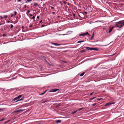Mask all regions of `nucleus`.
Wrapping results in <instances>:
<instances>
[{
  "label": "nucleus",
  "mask_w": 124,
  "mask_h": 124,
  "mask_svg": "<svg viewBox=\"0 0 124 124\" xmlns=\"http://www.w3.org/2000/svg\"><path fill=\"white\" fill-rule=\"evenodd\" d=\"M116 26L119 28H121L124 25V20L120 21L115 23Z\"/></svg>",
  "instance_id": "1"
},
{
  "label": "nucleus",
  "mask_w": 124,
  "mask_h": 124,
  "mask_svg": "<svg viewBox=\"0 0 124 124\" xmlns=\"http://www.w3.org/2000/svg\"><path fill=\"white\" fill-rule=\"evenodd\" d=\"M86 48L87 50H95L97 51L98 50V49L96 48H92L89 47H86Z\"/></svg>",
  "instance_id": "2"
},
{
  "label": "nucleus",
  "mask_w": 124,
  "mask_h": 124,
  "mask_svg": "<svg viewBox=\"0 0 124 124\" xmlns=\"http://www.w3.org/2000/svg\"><path fill=\"white\" fill-rule=\"evenodd\" d=\"M58 90L56 89H52L50 91V92H55Z\"/></svg>",
  "instance_id": "3"
},
{
  "label": "nucleus",
  "mask_w": 124,
  "mask_h": 124,
  "mask_svg": "<svg viewBox=\"0 0 124 124\" xmlns=\"http://www.w3.org/2000/svg\"><path fill=\"white\" fill-rule=\"evenodd\" d=\"M115 103V102H113L112 103H106L105 105V106H108L109 105H111L112 104H114Z\"/></svg>",
  "instance_id": "4"
},
{
  "label": "nucleus",
  "mask_w": 124,
  "mask_h": 124,
  "mask_svg": "<svg viewBox=\"0 0 124 124\" xmlns=\"http://www.w3.org/2000/svg\"><path fill=\"white\" fill-rule=\"evenodd\" d=\"M51 43L52 44L54 45L55 46H59L61 45V44H58L56 43L53 42H52Z\"/></svg>",
  "instance_id": "5"
},
{
  "label": "nucleus",
  "mask_w": 124,
  "mask_h": 124,
  "mask_svg": "<svg viewBox=\"0 0 124 124\" xmlns=\"http://www.w3.org/2000/svg\"><path fill=\"white\" fill-rule=\"evenodd\" d=\"M23 111V110H21V109H19L17 110H16L14 111V112L15 113H16L18 112H19L22 111Z\"/></svg>",
  "instance_id": "6"
},
{
  "label": "nucleus",
  "mask_w": 124,
  "mask_h": 124,
  "mask_svg": "<svg viewBox=\"0 0 124 124\" xmlns=\"http://www.w3.org/2000/svg\"><path fill=\"white\" fill-rule=\"evenodd\" d=\"M57 123H60L61 122V120H58L56 121Z\"/></svg>",
  "instance_id": "7"
},
{
  "label": "nucleus",
  "mask_w": 124,
  "mask_h": 124,
  "mask_svg": "<svg viewBox=\"0 0 124 124\" xmlns=\"http://www.w3.org/2000/svg\"><path fill=\"white\" fill-rule=\"evenodd\" d=\"M113 28V27H112L111 28L110 30H109L108 31L109 33H110L111 31H112Z\"/></svg>",
  "instance_id": "8"
},
{
  "label": "nucleus",
  "mask_w": 124,
  "mask_h": 124,
  "mask_svg": "<svg viewBox=\"0 0 124 124\" xmlns=\"http://www.w3.org/2000/svg\"><path fill=\"white\" fill-rule=\"evenodd\" d=\"M22 96V95H20L19 96H18L17 97V98L18 99H19Z\"/></svg>",
  "instance_id": "9"
},
{
  "label": "nucleus",
  "mask_w": 124,
  "mask_h": 124,
  "mask_svg": "<svg viewBox=\"0 0 124 124\" xmlns=\"http://www.w3.org/2000/svg\"><path fill=\"white\" fill-rule=\"evenodd\" d=\"M84 41H79L77 42V43H82V42H84Z\"/></svg>",
  "instance_id": "10"
},
{
  "label": "nucleus",
  "mask_w": 124,
  "mask_h": 124,
  "mask_svg": "<svg viewBox=\"0 0 124 124\" xmlns=\"http://www.w3.org/2000/svg\"><path fill=\"white\" fill-rule=\"evenodd\" d=\"M47 90L45 91L43 93H41L39 94L40 95H43L46 91Z\"/></svg>",
  "instance_id": "11"
},
{
  "label": "nucleus",
  "mask_w": 124,
  "mask_h": 124,
  "mask_svg": "<svg viewBox=\"0 0 124 124\" xmlns=\"http://www.w3.org/2000/svg\"><path fill=\"white\" fill-rule=\"evenodd\" d=\"M23 100V98H22L21 99L17 100L16 101V102H17L18 101H21V100Z\"/></svg>",
  "instance_id": "12"
},
{
  "label": "nucleus",
  "mask_w": 124,
  "mask_h": 124,
  "mask_svg": "<svg viewBox=\"0 0 124 124\" xmlns=\"http://www.w3.org/2000/svg\"><path fill=\"white\" fill-rule=\"evenodd\" d=\"M85 50H82L80 51V52L82 53L85 52Z\"/></svg>",
  "instance_id": "13"
},
{
  "label": "nucleus",
  "mask_w": 124,
  "mask_h": 124,
  "mask_svg": "<svg viewBox=\"0 0 124 124\" xmlns=\"http://www.w3.org/2000/svg\"><path fill=\"white\" fill-rule=\"evenodd\" d=\"M49 101H48V100H46V101H44L42 103H44L46 102H48Z\"/></svg>",
  "instance_id": "14"
},
{
  "label": "nucleus",
  "mask_w": 124,
  "mask_h": 124,
  "mask_svg": "<svg viewBox=\"0 0 124 124\" xmlns=\"http://www.w3.org/2000/svg\"><path fill=\"white\" fill-rule=\"evenodd\" d=\"M84 108H80L79 109H78L77 110H78V111H80V110H81L83 109Z\"/></svg>",
  "instance_id": "15"
},
{
  "label": "nucleus",
  "mask_w": 124,
  "mask_h": 124,
  "mask_svg": "<svg viewBox=\"0 0 124 124\" xmlns=\"http://www.w3.org/2000/svg\"><path fill=\"white\" fill-rule=\"evenodd\" d=\"M78 110H75L74 111V112H72V114H73L75 113H76V112H77V111Z\"/></svg>",
  "instance_id": "16"
},
{
  "label": "nucleus",
  "mask_w": 124,
  "mask_h": 124,
  "mask_svg": "<svg viewBox=\"0 0 124 124\" xmlns=\"http://www.w3.org/2000/svg\"><path fill=\"white\" fill-rule=\"evenodd\" d=\"M85 35V33L81 34L79 35V36H83Z\"/></svg>",
  "instance_id": "17"
},
{
  "label": "nucleus",
  "mask_w": 124,
  "mask_h": 124,
  "mask_svg": "<svg viewBox=\"0 0 124 124\" xmlns=\"http://www.w3.org/2000/svg\"><path fill=\"white\" fill-rule=\"evenodd\" d=\"M85 73L84 72H83L82 73L80 74V76H83V75Z\"/></svg>",
  "instance_id": "18"
},
{
  "label": "nucleus",
  "mask_w": 124,
  "mask_h": 124,
  "mask_svg": "<svg viewBox=\"0 0 124 124\" xmlns=\"http://www.w3.org/2000/svg\"><path fill=\"white\" fill-rule=\"evenodd\" d=\"M94 34V32H93V36L90 39V40H92L93 39Z\"/></svg>",
  "instance_id": "19"
},
{
  "label": "nucleus",
  "mask_w": 124,
  "mask_h": 124,
  "mask_svg": "<svg viewBox=\"0 0 124 124\" xmlns=\"http://www.w3.org/2000/svg\"><path fill=\"white\" fill-rule=\"evenodd\" d=\"M85 35H86L87 34H88V35H89V34L88 32H87L86 33H85Z\"/></svg>",
  "instance_id": "20"
},
{
  "label": "nucleus",
  "mask_w": 124,
  "mask_h": 124,
  "mask_svg": "<svg viewBox=\"0 0 124 124\" xmlns=\"http://www.w3.org/2000/svg\"><path fill=\"white\" fill-rule=\"evenodd\" d=\"M17 99H17V97H16V98H14V100H14V101H15V100H17Z\"/></svg>",
  "instance_id": "21"
},
{
  "label": "nucleus",
  "mask_w": 124,
  "mask_h": 124,
  "mask_svg": "<svg viewBox=\"0 0 124 124\" xmlns=\"http://www.w3.org/2000/svg\"><path fill=\"white\" fill-rule=\"evenodd\" d=\"M4 118H3L0 120V122L1 121L5 120Z\"/></svg>",
  "instance_id": "22"
},
{
  "label": "nucleus",
  "mask_w": 124,
  "mask_h": 124,
  "mask_svg": "<svg viewBox=\"0 0 124 124\" xmlns=\"http://www.w3.org/2000/svg\"><path fill=\"white\" fill-rule=\"evenodd\" d=\"M14 12V15L15 16L17 14V12L16 11H15Z\"/></svg>",
  "instance_id": "23"
},
{
  "label": "nucleus",
  "mask_w": 124,
  "mask_h": 124,
  "mask_svg": "<svg viewBox=\"0 0 124 124\" xmlns=\"http://www.w3.org/2000/svg\"><path fill=\"white\" fill-rule=\"evenodd\" d=\"M7 15H5L4 16V17L6 18H7Z\"/></svg>",
  "instance_id": "24"
},
{
  "label": "nucleus",
  "mask_w": 124,
  "mask_h": 124,
  "mask_svg": "<svg viewBox=\"0 0 124 124\" xmlns=\"http://www.w3.org/2000/svg\"><path fill=\"white\" fill-rule=\"evenodd\" d=\"M13 27V25L12 24H11L10 25V28H12Z\"/></svg>",
  "instance_id": "25"
},
{
  "label": "nucleus",
  "mask_w": 124,
  "mask_h": 124,
  "mask_svg": "<svg viewBox=\"0 0 124 124\" xmlns=\"http://www.w3.org/2000/svg\"><path fill=\"white\" fill-rule=\"evenodd\" d=\"M95 98V97L92 98H91L90 100H93V99H94Z\"/></svg>",
  "instance_id": "26"
},
{
  "label": "nucleus",
  "mask_w": 124,
  "mask_h": 124,
  "mask_svg": "<svg viewBox=\"0 0 124 124\" xmlns=\"http://www.w3.org/2000/svg\"><path fill=\"white\" fill-rule=\"evenodd\" d=\"M96 104V103H94L92 105V106H95Z\"/></svg>",
  "instance_id": "27"
},
{
  "label": "nucleus",
  "mask_w": 124,
  "mask_h": 124,
  "mask_svg": "<svg viewBox=\"0 0 124 124\" xmlns=\"http://www.w3.org/2000/svg\"><path fill=\"white\" fill-rule=\"evenodd\" d=\"M32 0H27L26 1V2H30V1H31Z\"/></svg>",
  "instance_id": "28"
},
{
  "label": "nucleus",
  "mask_w": 124,
  "mask_h": 124,
  "mask_svg": "<svg viewBox=\"0 0 124 124\" xmlns=\"http://www.w3.org/2000/svg\"><path fill=\"white\" fill-rule=\"evenodd\" d=\"M3 37H5L6 36V35L5 34H3Z\"/></svg>",
  "instance_id": "29"
},
{
  "label": "nucleus",
  "mask_w": 124,
  "mask_h": 124,
  "mask_svg": "<svg viewBox=\"0 0 124 124\" xmlns=\"http://www.w3.org/2000/svg\"><path fill=\"white\" fill-rule=\"evenodd\" d=\"M35 18V17L34 16H33L32 17V19H34Z\"/></svg>",
  "instance_id": "30"
},
{
  "label": "nucleus",
  "mask_w": 124,
  "mask_h": 124,
  "mask_svg": "<svg viewBox=\"0 0 124 124\" xmlns=\"http://www.w3.org/2000/svg\"><path fill=\"white\" fill-rule=\"evenodd\" d=\"M0 18H1V19H3V17L2 16H0Z\"/></svg>",
  "instance_id": "31"
},
{
  "label": "nucleus",
  "mask_w": 124,
  "mask_h": 124,
  "mask_svg": "<svg viewBox=\"0 0 124 124\" xmlns=\"http://www.w3.org/2000/svg\"><path fill=\"white\" fill-rule=\"evenodd\" d=\"M50 7L51 8V9H53L54 8L52 7L51 6Z\"/></svg>",
  "instance_id": "32"
},
{
  "label": "nucleus",
  "mask_w": 124,
  "mask_h": 124,
  "mask_svg": "<svg viewBox=\"0 0 124 124\" xmlns=\"http://www.w3.org/2000/svg\"><path fill=\"white\" fill-rule=\"evenodd\" d=\"M60 106V104H58V105H57V106H56V107H58L59 106Z\"/></svg>",
  "instance_id": "33"
},
{
  "label": "nucleus",
  "mask_w": 124,
  "mask_h": 124,
  "mask_svg": "<svg viewBox=\"0 0 124 124\" xmlns=\"http://www.w3.org/2000/svg\"><path fill=\"white\" fill-rule=\"evenodd\" d=\"M24 8H26V5H25L24 6Z\"/></svg>",
  "instance_id": "34"
},
{
  "label": "nucleus",
  "mask_w": 124,
  "mask_h": 124,
  "mask_svg": "<svg viewBox=\"0 0 124 124\" xmlns=\"http://www.w3.org/2000/svg\"><path fill=\"white\" fill-rule=\"evenodd\" d=\"M42 58H43L44 59H45V57L44 56H42Z\"/></svg>",
  "instance_id": "35"
},
{
  "label": "nucleus",
  "mask_w": 124,
  "mask_h": 124,
  "mask_svg": "<svg viewBox=\"0 0 124 124\" xmlns=\"http://www.w3.org/2000/svg\"><path fill=\"white\" fill-rule=\"evenodd\" d=\"M13 16H14L13 14H12V15H11V17H13Z\"/></svg>",
  "instance_id": "36"
},
{
  "label": "nucleus",
  "mask_w": 124,
  "mask_h": 124,
  "mask_svg": "<svg viewBox=\"0 0 124 124\" xmlns=\"http://www.w3.org/2000/svg\"><path fill=\"white\" fill-rule=\"evenodd\" d=\"M33 26V25H30V27H32Z\"/></svg>",
  "instance_id": "37"
},
{
  "label": "nucleus",
  "mask_w": 124,
  "mask_h": 124,
  "mask_svg": "<svg viewBox=\"0 0 124 124\" xmlns=\"http://www.w3.org/2000/svg\"><path fill=\"white\" fill-rule=\"evenodd\" d=\"M37 18L38 19H39V16H37Z\"/></svg>",
  "instance_id": "38"
},
{
  "label": "nucleus",
  "mask_w": 124,
  "mask_h": 124,
  "mask_svg": "<svg viewBox=\"0 0 124 124\" xmlns=\"http://www.w3.org/2000/svg\"><path fill=\"white\" fill-rule=\"evenodd\" d=\"M42 22V20H41L39 22V23H41Z\"/></svg>",
  "instance_id": "39"
},
{
  "label": "nucleus",
  "mask_w": 124,
  "mask_h": 124,
  "mask_svg": "<svg viewBox=\"0 0 124 124\" xmlns=\"http://www.w3.org/2000/svg\"><path fill=\"white\" fill-rule=\"evenodd\" d=\"M93 93H91L90 94V95H92L93 94Z\"/></svg>",
  "instance_id": "40"
},
{
  "label": "nucleus",
  "mask_w": 124,
  "mask_h": 124,
  "mask_svg": "<svg viewBox=\"0 0 124 124\" xmlns=\"http://www.w3.org/2000/svg\"><path fill=\"white\" fill-rule=\"evenodd\" d=\"M21 0H18L17 1L19 2H21Z\"/></svg>",
  "instance_id": "41"
},
{
  "label": "nucleus",
  "mask_w": 124,
  "mask_h": 124,
  "mask_svg": "<svg viewBox=\"0 0 124 124\" xmlns=\"http://www.w3.org/2000/svg\"><path fill=\"white\" fill-rule=\"evenodd\" d=\"M73 16L74 17L75 16V14H73Z\"/></svg>",
  "instance_id": "42"
},
{
  "label": "nucleus",
  "mask_w": 124,
  "mask_h": 124,
  "mask_svg": "<svg viewBox=\"0 0 124 124\" xmlns=\"http://www.w3.org/2000/svg\"><path fill=\"white\" fill-rule=\"evenodd\" d=\"M7 22L8 23H9L10 22V21H9V20H8V21Z\"/></svg>",
  "instance_id": "43"
},
{
  "label": "nucleus",
  "mask_w": 124,
  "mask_h": 124,
  "mask_svg": "<svg viewBox=\"0 0 124 124\" xmlns=\"http://www.w3.org/2000/svg\"><path fill=\"white\" fill-rule=\"evenodd\" d=\"M27 12L28 13H29L30 12V11L29 10H28V11H27Z\"/></svg>",
  "instance_id": "44"
},
{
  "label": "nucleus",
  "mask_w": 124,
  "mask_h": 124,
  "mask_svg": "<svg viewBox=\"0 0 124 124\" xmlns=\"http://www.w3.org/2000/svg\"><path fill=\"white\" fill-rule=\"evenodd\" d=\"M55 13V12H52V14H54Z\"/></svg>",
  "instance_id": "45"
},
{
  "label": "nucleus",
  "mask_w": 124,
  "mask_h": 124,
  "mask_svg": "<svg viewBox=\"0 0 124 124\" xmlns=\"http://www.w3.org/2000/svg\"><path fill=\"white\" fill-rule=\"evenodd\" d=\"M22 29H23L24 28V26H22Z\"/></svg>",
  "instance_id": "46"
},
{
  "label": "nucleus",
  "mask_w": 124,
  "mask_h": 124,
  "mask_svg": "<svg viewBox=\"0 0 124 124\" xmlns=\"http://www.w3.org/2000/svg\"><path fill=\"white\" fill-rule=\"evenodd\" d=\"M67 4L68 5H70V4L69 3H68Z\"/></svg>",
  "instance_id": "47"
},
{
  "label": "nucleus",
  "mask_w": 124,
  "mask_h": 124,
  "mask_svg": "<svg viewBox=\"0 0 124 124\" xmlns=\"http://www.w3.org/2000/svg\"><path fill=\"white\" fill-rule=\"evenodd\" d=\"M85 14H86L87 13V12H85Z\"/></svg>",
  "instance_id": "48"
},
{
  "label": "nucleus",
  "mask_w": 124,
  "mask_h": 124,
  "mask_svg": "<svg viewBox=\"0 0 124 124\" xmlns=\"http://www.w3.org/2000/svg\"><path fill=\"white\" fill-rule=\"evenodd\" d=\"M30 15L31 16H32V14H30Z\"/></svg>",
  "instance_id": "49"
},
{
  "label": "nucleus",
  "mask_w": 124,
  "mask_h": 124,
  "mask_svg": "<svg viewBox=\"0 0 124 124\" xmlns=\"http://www.w3.org/2000/svg\"><path fill=\"white\" fill-rule=\"evenodd\" d=\"M101 99H98L97 100H101Z\"/></svg>",
  "instance_id": "50"
},
{
  "label": "nucleus",
  "mask_w": 124,
  "mask_h": 124,
  "mask_svg": "<svg viewBox=\"0 0 124 124\" xmlns=\"http://www.w3.org/2000/svg\"><path fill=\"white\" fill-rule=\"evenodd\" d=\"M45 26V25H42V27H43Z\"/></svg>",
  "instance_id": "51"
},
{
  "label": "nucleus",
  "mask_w": 124,
  "mask_h": 124,
  "mask_svg": "<svg viewBox=\"0 0 124 124\" xmlns=\"http://www.w3.org/2000/svg\"><path fill=\"white\" fill-rule=\"evenodd\" d=\"M2 24V23L0 22V25H1Z\"/></svg>",
  "instance_id": "52"
},
{
  "label": "nucleus",
  "mask_w": 124,
  "mask_h": 124,
  "mask_svg": "<svg viewBox=\"0 0 124 124\" xmlns=\"http://www.w3.org/2000/svg\"><path fill=\"white\" fill-rule=\"evenodd\" d=\"M64 4H65V3H65L64 2Z\"/></svg>",
  "instance_id": "53"
},
{
  "label": "nucleus",
  "mask_w": 124,
  "mask_h": 124,
  "mask_svg": "<svg viewBox=\"0 0 124 124\" xmlns=\"http://www.w3.org/2000/svg\"><path fill=\"white\" fill-rule=\"evenodd\" d=\"M35 6H36V5H35Z\"/></svg>",
  "instance_id": "54"
},
{
  "label": "nucleus",
  "mask_w": 124,
  "mask_h": 124,
  "mask_svg": "<svg viewBox=\"0 0 124 124\" xmlns=\"http://www.w3.org/2000/svg\"><path fill=\"white\" fill-rule=\"evenodd\" d=\"M9 122V121H7V122Z\"/></svg>",
  "instance_id": "55"
},
{
  "label": "nucleus",
  "mask_w": 124,
  "mask_h": 124,
  "mask_svg": "<svg viewBox=\"0 0 124 124\" xmlns=\"http://www.w3.org/2000/svg\"><path fill=\"white\" fill-rule=\"evenodd\" d=\"M1 110V109H0V110Z\"/></svg>",
  "instance_id": "56"
}]
</instances>
